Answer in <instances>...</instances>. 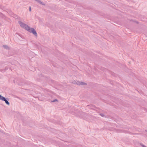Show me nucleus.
Returning a JSON list of instances; mask_svg holds the SVG:
<instances>
[{
  "instance_id": "1",
  "label": "nucleus",
  "mask_w": 147,
  "mask_h": 147,
  "mask_svg": "<svg viewBox=\"0 0 147 147\" xmlns=\"http://www.w3.org/2000/svg\"><path fill=\"white\" fill-rule=\"evenodd\" d=\"M20 26L23 28L29 31L30 33H32L35 36H37V33L35 30V29L33 28H30L28 25L24 23L23 22L21 21H19L18 22Z\"/></svg>"
},
{
  "instance_id": "2",
  "label": "nucleus",
  "mask_w": 147,
  "mask_h": 147,
  "mask_svg": "<svg viewBox=\"0 0 147 147\" xmlns=\"http://www.w3.org/2000/svg\"><path fill=\"white\" fill-rule=\"evenodd\" d=\"M7 99H8V98H6L0 94V100L5 101L7 105H10V103L8 101Z\"/></svg>"
},
{
  "instance_id": "3",
  "label": "nucleus",
  "mask_w": 147,
  "mask_h": 147,
  "mask_svg": "<svg viewBox=\"0 0 147 147\" xmlns=\"http://www.w3.org/2000/svg\"><path fill=\"white\" fill-rule=\"evenodd\" d=\"M76 84H77L79 85L84 86L86 85V84L85 82L79 81H77V82H76Z\"/></svg>"
},
{
  "instance_id": "4",
  "label": "nucleus",
  "mask_w": 147,
  "mask_h": 147,
  "mask_svg": "<svg viewBox=\"0 0 147 147\" xmlns=\"http://www.w3.org/2000/svg\"><path fill=\"white\" fill-rule=\"evenodd\" d=\"M3 47L5 49H10L9 48L7 45H3Z\"/></svg>"
},
{
  "instance_id": "5",
  "label": "nucleus",
  "mask_w": 147,
  "mask_h": 147,
  "mask_svg": "<svg viewBox=\"0 0 147 147\" xmlns=\"http://www.w3.org/2000/svg\"><path fill=\"white\" fill-rule=\"evenodd\" d=\"M81 115V116H82V117H84V115H85V113L83 112H81L80 113Z\"/></svg>"
},
{
  "instance_id": "6",
  "label": "nucleus",
  "mask_w": 147,
  "mask_h": 147,
  "mask_svg": "<svg viewBox=\"0 0 147 147\" xmlns=\"http://www.w3.org/2000/svg\"><path fill=\"white\" fill-rule=\"evenodd\" d=\"M0 16L3 18H4L5 17V16L3 14L1 13H0Z\"/></svg>"
},
{
  "instance_id": "7",
  "label": "nucleus",
  "mask_w": 147,
  "mask_h": 147,
  "mask_svg": "<svg viewBox=\"0 0 147 147\" xmlns=\"http://www.w3.org/2000/svg\"><path fill=\"white\" fill-rule=\"evenodd\" d=\"M58 101V100L57 99H55L51 101V102H55L56 101Z\"/></svg>"
},
{
  "instance_id": "8",
  "label": "nucleus",
  "mask_w": 147,
  "mask_h": 147,
  "mask_svg": "<svg viewBox=\"0 0 147 147\" xmlns=\"http://www.w3.org/2000/svg\"><path fill=\"white\" fill-rule=\"evenodd\" d=\"M140 145L141 146H142L143 147H146V146H145L143 144H142V143H140Z\"/></svg>"
},
{
  "instance_id": "9",
  "label": "nucleus",
  "mask_w": 147,
  "mask_h": 147,
  "mask_svg": "<svg viewBox=\"0 0 147 147\" xmlns=\"http://www.w3.org/2000/svg\"><path fill=\"white\" fill-rule=\"evenodd\" d=\"M29 10L30 11H31V7L30 6L29 7Z\"/></svg>"
},
{
  "instance_id": "10",
  "label": "nucleus",
  "mask_w": 147,
  "mask_h": 147,
  "mask_svg": "<svg viewBox=\"0 0 147 147\" xmlns=\"http://www.w3.org/2000/svg\"><path fill=\"white\" fill-rule=\"evenodd\" d=\"M100 115L102 116V117H103L104 116V115L103 114H100Z\"/></svg>"
},
{
  "instance_id": "11",
  "label": "nucleus",
  "mask_w": 147,
  "mask_h": 147,
  "mask_svg": "<svg viewBox=\"0 0 147 147\" xmlns=\"http://www.w3.org/2000/svg\"><path fill=\"white\" fill-rule=\"evenodd\" d=\"M146 131L147 132V130H146Z\"/></svg>"
}]
</instances>
